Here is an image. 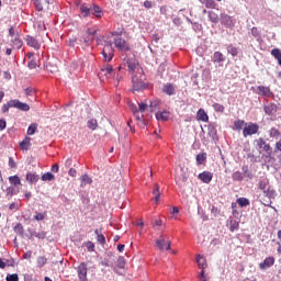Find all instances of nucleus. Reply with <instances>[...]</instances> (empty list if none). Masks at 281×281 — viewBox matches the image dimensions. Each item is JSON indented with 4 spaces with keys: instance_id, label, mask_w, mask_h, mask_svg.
Wrapping results in <instances>:
<instances>
[{
    "instance_id": "f257e3e1",
    "label": "nucleus",
    "mask_w": 281,
    "mask_h": 281,
    "mask_svg": "<svg viewBox=\"0 0 281 281\" xmlns=\"http://www.w3.org/2000/svg\"><path fill=\"white\" fill-rule=\"evenodd\" d=\"M123 65L127 66L128 71L132 74V76H135V71L137 75L144 74V69L139 67V63L135 57H125L123 59Z\"/></svg>"
},
{
    "instance_id": "f03ea898",
    "label": "nucleus",
    "mask_w": 281,
    "mask_h": 281,
    "mask_svg": "<svg viewBox=\"0 0 281 281\" xmlns=\"http://www.w3.org/2000/svg\"><path fill=\"white\" fill-rule=\"evenodd\" d=\"M254 179V173L249 170V167L247 165H244L241 167V172L240 171H235L232 175L233 181H243V179Z\"/></svg>"
},
{
    "instance_id": "7ed1b4c3",
    "label": "nucleus",
    "mask_w": 281,
    "mask_h": 281,
    "mask_svg": "<svg viewBox=\"0 0 281 281\" xmlns=\"http://www.w3.org/2000/svg\"><path fill=\"white\" fill-rule=\"evenodd\" d=\"M144 80H146V76H144V74L133 75L132 76L133 90L142 91L143 89H146V83L144 82Z\"/></svg>"
},
{
    "instance_id": "20e7f679",
    "label": "nucleus",
    "mask_w": 281,
    "mask_h": 281,
    "mask_svg": "<svg viewBox=\"0 0 281 281\" xmlns=\"http://www.w3.org/2000/svg\"><path fill=\"white\" fill-rule=\"evenodd\" d=\"M102 55L105 63H111V60H113V42H105Z\"/></svg>"
},
{
    "instance_id": "39448f33",
    "label": "nucleus",
    "mask_w": 281,
    "mask_h": 281,
    "mask_svg": "<svg viewBox=\"0 0 281 281\" xmlns=\"http://www.w3.org/2000/svg\"><path fill=\"white\" fill-rule=\"evenodd\" d=\"M170 245L171 241L166 235H160L159 238L156 240V247H158L160 251H164V249L170 251Z\"/></svg>"
},
{
    "instance_id": "423d86ee",
    "label": "nucleus",
    "mask_w": 281,
    "mask_h": 281,
    "mask_svg": "<svg viewBox=\"0 0 281 281\" xmlns=\"http://www.w3.org/2000/svg\"><path fill=\"white\" fill-rule=\"evenodd\" d=\"M260 126L256 123H246L244 130H243V135L244 137H249L251 135H256L258 133Z\"/></svg>"
},
{
    "instance_id": "0eeeda50",
    "label": "nucleus",
    "mask_w": 281,
    "mask_h": 281,
    "mask_svg": "<svg viewBox=\"0 0 281 281\" xmlns=\"http://www.w3.org/2000/svg\"><path fill=\"white\" fill-rule=\"evenodd\" d=\"M87 37L83 38V43L86 47H89L93 41H95V34H98L97 29H88L87 30Z\"/></svg>"
},
{
    "instance_id": "6e6552de",
    "label": "nucleus",
    "mask_w": 281,
    "mask_h": 281,
    "mask_svg": "<svg viewBox=\"0 0 281 281\" xmlns=\"http://www.w3.org/2000/svg\"><path fill=\"white\" fill-rule=\"evenodd\" d=\"M100 78H111L113 76V66L106 64L103 65L99 72Z\"/></svg>"
},
{
    "instance_id": "1a4fd4ad",
    "label": "nucleus",
    "mask_w": 281,
    "mask_h": 281,
    "mask_svg": "<svg viewBox=\"0 0 281 281\" xmlns=\"http://www.w3.org/2000/svg\"><path fill=\"white\" fill-rule=\"evenodd\" d=\"M212 60L214 65H217V67H223V64L225 63V55L221 52H215L213 54Z\"/></svg>"
},
{
    "instance_id": "9d476101",
    "label": "nucleus",
    "mask_w": 281,
    "mask_h": 281,
    "mask_svg": "<svg viewBox=\"0 0 281 281\" xmlns=\"http://www.w3.org/2000/svg\"><path fill=\"white\" fill-rule=\"evenodd\" d=\"M114 45L120 49V52H128V45L126 44V41L122 37H116L114 40Z\"/></svg>"
},
{
    "instance_id": "9b49d317",
    "label": "nucleus",
    "mask_w": 281,
    "mask_h": 281,
    "mask_svg": "<svg viewBox=\"0 0 281 281\" xmlns=\"http://www.w3.org/2000/svg\"><path fill=\"white\" fill-rule=\"evenodd\" d=\"M78 278L80 281H89V279H87V263L82 262L79 265Z\"/></svg>"
},
{
    "instance_id": "f8f14e48",
    "label": "nucleus",
    "mask_w": 281,
    "mask_h": 281,
    "mask_svg": "<svg viewBox=\"0 0 281 281\" xmlns=\"http://www.w3.org/2000/svg\"><path fill=\"white\" fill-rule=\"evenodd\" d=\"M11 105H13V109H19V111H29L30 104L23 103L20 100H11Z\"/></svg>"
},
{
    "instance_id": "ddd939ff",
    "label": "nucleus",
    "mask_w": 281,
    "mask_h": 281,
    "mask_svg": "<svg viewBox=\"0 0 281 281\" xmlns=\"http://www.w3.org/2000/svg\"><path fill=\"white\" fill-rule=\"evenodd\" d=\"M32 3L37 12H43L45 5H49V0H32Z\"/></svg>"
},
{
    "instance_id": "4468645a",
    "label": "nucleus",
    "mask_w": 281,
    "mask_h": 281,
    "mask_svg": "<svg viewBox=\"0 0 281 281\" xmlns=\"http://www.w3.org/2000/svg\"><path fill=\"white\" fill-rule=\"evenodd\" d=\"M26 45H29V47H33V49H41V43L34 36H26Z\"/></svg>"
},
{
    "instance_id": "2eb2a0df",
    "label": "nucleus",
    "mask_w": 281,
    "mask_h": 281,
    "mask_svg": "<svg viewBox=\"0 0 281 281\" xmlns=\"http://www.w3.org/2000/svg\"><path fill=\"white\" fill-rule=\"evenodd\" d=\"M158 103L157 101H149V104L148 103H138V111L140 113H144V111H146V109H150V111H154L155 108H157Z\"/></svg>"
},
{
    "instance_id": "dca6fc26",
    "label": "nucleus",
    "mask_w": 281,
    "mask_h": 281,
    "mask_svg": "<svg viewBox=\"0 0 281 281\" xmlns=\"http://www.w3.org/2000/svg\"><path fill=\"white\" fill-rule=\"evenodd\" d=\"M221 23L223 25H225L226 27H234V24H235L234 20L232 19V16H229V15H227L225 13H223L221 15Z\"/></svg>"
},
{
    "instance_id": "f3484780",
    "label": "nucleus",
    "mask_w": 281,
    "mask_h": 281,
    "mask_svg": "<svg viewBox=\"0 0 281 281\" xmlns=\"http://www.w3.org/2000/svg\"><path fill=\"white\" fill-rule=\"evenodd\" d=\"M10 43L13 49H21V47H23V41H21L20 35H15L14 37H11Z\"/></svg>"
},
{
    "instance_id": "a211bd4d",
    "label": "nucleus",
    "mask_w": 281,
    "mask_h": 281,
    "mask_svg": "<svg viewBox=\"0 0 281 281\" xmlns=\"http://www.w3.org/2000/svg\"><path fill=\"white\" fill-rule=\"evenodd\" d=\"M214 176L212 175V172H210V171H204V172H202V173H200L199 176H198V179H200V181H202L203 183H210V181H212V178H213Z\"/></svg>"
},
{
    "instance_id": "6ab92c4d",
    "label": "nucleus",
    "mask_w": 281,
    "mask_h": 281,
    "mask_svg": "<svg viewBox=\"0 0 281 281\" xmlns=\"http://www.w3.org/2000/svg\"><path fill=\"white\" fill-rule=\"evenodd\" d=\"M257 146L261 150H265V153H269V150H271V145L267 144L262 138L257 139Z\"/></svg>"
},
{
    "instance_id": "aec40b11",
    "label": "nucleus",
    "mask_w": 281,
    "mask_h": 281,
    "mask_svg": "<svg viewBox=\"0 0 281 281\" xmlns=\"http://www.w3.org/2000/svg\"><path fill=\"white\" fill-rule=\"evenodd\" d=\"M276 263V259L273 257H268L260 263V269H269V267H273Z\"/></svg>"
},
{
    "instance_id": "412c9836",
    "label": "nucleus",
    "mask_w": 281,
    "mask_h": 281,
    "mask_svg": "<svg viewBox=\"0 0 281 281\" xmlns=\"http://www.w3.org/2000/svg\"><path fill=\"white\" fill-rule=\"evenodd\" d=\"M196 262H198L199 269H201L202 271H205V269H207V262L205 261V258H203V256L198 255Z\"/></svg>"
},
{
    "instance_id": "4be33fe9",
    "label": "nucleus",
    "mask_w": 281,
    "mask_h": 281,
    "mask_svg": "<svg viewBox=\"0 0 281 281\" xmlns=\"http://www.w3.org/2000/svg\"><path fill=\"white\" fill-rule=\"evenodd\" d=\"M247 122H245L244 120H237L234 122L233 131H244Z\"/></svg>"
},
{
    "instance_id": "5701e85b",
    "label": "nucleus",
    "mask_w": 281,
    "mask_h": 281,
    "mask_svg": "<svg viewBox=\"0 0 281 281\" xmlns=\"http://www.w3.org/2000/svg\"><path fill=\"white\" fill-rule=\"evenodd\" d=\"M80 12L82 16H91L92 7H89L88 4H81L80 5Z\"/></svg>"
},
{
    "instance_id": "b1692460",
    "label": "nucleus",
    "mask_w": 281,
    "mask_h": 281,
    "mask_svg": "<svg viewBox=\"0 0 281 281\" xmlns=\"http://www.w3.org/2000/svg\"><path fill=\"white\" fill-rule=\"evenodd\" d=\"M168 117H170V112L168 111L156 113V120H158L159 122H166Z\"/></svg>"
},
{
    "instance_id": "393cba45",
    "label": "nucleus",
    "mask_w": 281,
    "mask_h": 281,
    "mask_svg": "<svg viewBox=\"0 0 281 281\" xmlns=\"http://www.w3.org/2000/svg\"><path fill=\"white\" fill-rule=\"evenodd\" d=\"M80 181H81V184H80L81 188H85V186H91V183H93V180L87 173L80 177Z\"/></svg>"
},
{
    "instance_id": "a878e982",
    "label": "nucleus",
    "mask_w": 281,
    "mask_h": 281,
    "mask_svg": "<svg viewBox=\"0 0 281 281\" xmlns=\"http://www.w3.org/2000/svg\"><path fill=\"white\" fill-rule=\"evenodd\" d=\"M162 91L164 93H166L167 95H175V86L172 83H166L162 87Z\"/></svg>"
},
{
    "instance_id": "bb28decb",
    "label": "nucleus",
    "mask_w": 281,
    "mask_h": 281,
    "mask_svg": "<svg viewBox=\"0 0 281 281\" xmlns=\"http://www.w3.org/2000/svg\"><path fill=\"white\" fill-rule=\"evenodd\" d=\"M38 179H41L38 175L30 171L26 172V181H29V183H36L38 182Z\"/></svg>"
},
{
    "instance_id": "cd10ccee",
    "label": "nucleus",
    "mask_w": 281,
    "mask_h": 281,
    "mask_svg": "<svg viewBox=\"0 0 281 281\" xmlns=\"http://www.w3.org/2000/svg\"><path fill=\"white\" fill-rule=\"evenodd\" d=\"M196 117L200 122H207L210 120L207 113H205V110L202 109L198 111Z\"/></svg>"
},
{
    "instance_id": "c85d7f7f",
    "label": "nucleus",
    "mask_w": 281,
    "mask_h": 281,
    "mask_svg": "<svg viewBox=\"0 0 281 281\" xmlns=\"http://www.w3.org/2000/svg\"><path fill=\"white\" fill-rule=\"evenodd\" d=\"M258 90L259 95H265L266 98H269V95H271V89H269V87L259 86Z\"/></svg>"
},
{
    "instance_id": "c756f323",
    "label": "nucleus",
    "mask_w": 281,
    "mask_h": 281,
    "mask_svg": "<svg viewBox=\"0 0 281 281\" xmlns=\"http://www.w3.org/2000/svg\"><path fill=\"white\" fill-rule=\"evenodd\" d=\"M276 111H278V106H276V104H269L265 106V113L267 115H273Z\"/></svg>"
},
{
    "instance_id": "7c9ffc66",
    "label": "nucleus",
    "mask_w": 281,
    "mask_h": 281,
    "mask_svg": "<svg viewBox=\"0 0 281 281\" xmlns=\"http://www.w3.org/2000/svg\"><path fill=\"white\" fill-rule=\"evenodd\" d=\"M94 234H95L97 240H98V243H100V245H104V243H106V238L104 237V235H102V232L100 229H95Z\"/></svg>"
},
{
    "instance_id": "2f4dec72",
    "label": "nucleus",
    "mask_w": 281,
    "mask_h": 281,
    "mask_svg": "<svg viewBox=\"0 0 281 281\" xmlns=\"http://www.w3.org/2000/svg\"><path fill=\"white\" fill-rule=\"evenodd\" d=\"M271 56L278 60L279 65L281 66V50L279 48H273L271 50Z\"/></svg>"
},
{
    "instance_id": "473e14b6",
    "label": "nucleus",
    "mask_w": 281,
    "mask_h": 281,
    "mask_svg": "<svg viewBox=\"0 0 281 281\" xmlns=\"http://www.w3.org/2000/svg\"><path fill=\"white\" fill-rule=\"evenodd\" d=\"M180 175L176 176V180L179 179V181H188V171H186L183 168L180 169Z\"/></svg>"
},
{
    "instance_id": "72a5a7b5",
    "label": "nucleus",
    "mask_w": 281,
    "mask_h": 281,
    "mask_svg": "<svg viewBox=\"0 0 281 281\" xmlns=\"http://www.w3.org/2000/svg\"><path fill=\"white\" fill-rule=\"evenodd\" d=\"M155 203H159V196H161V192L159 191V184H155V189L153 191Z\"/></svg>"
},
{
    "instance_id": "f704fd0d",
    "label": "nucleus",
    "mask_w": 281,
    "mask_h": 281,
    "mask_svg": "<svg viewBox=\"0 0 281 281\" xmlns=\"http://www.w3.org/2000/svg\"><path fill=\"white\" fill-rule=\"evenodd\" d=\"M87 126L88 128H90V131H95V128H98V120L95 119L88 120Z\"/></svg>"
},
{
    "instance_id": "c9c22d12",
    "label": "nucleus",
    "mask_w": 281,
    "mask_h": 281,
    "mask_svg": "<svg viewBox=\"0 0 281 281\" xmlns=\"http://www.w3.org/2000/svg\"><path fill=\"white\" fill-rule=\"evenodd\" d=\"M130 109L134 113L136 120H143L144 116H139V110H137V105L131 103Z\"/></svg>"
},
{
    "instance_id": "e433bc0d",
    "label": "nucleus",
    "mask_w": 281,
    "mask_h": 281,
    "mask_svg": "<svg viewBox=\"0 0 281 281\" xmlns=\"http://www.w3.org/2000/svg\"><path fill=\"white\" fill-rule=\"evenodd\" d=\"M209 136L211 137V139H213V142H216L218 139L216 128H214L213 126L209 127Z\"/></svg>"
},
{
    "instance_id": "4c0bfd02",
    "label": "nucleus",
    "mask_w": 281,
    "mask_h": 281,
    "mask_svg": "<svg viewBox=\"0 0 281 281\" xmlns=\"http://www.w3.org/2000/svg\"><path fill=\"white\" fill-rule=\"evenodd\" d=\"M9 182L12 186H21V178H19V176H11L9 177Z\"/></svg>"
},
{
    "instance_id": "58836bf2",
    "label": "nucleus",
    "mask_w": 281,
    "mask_h": 281,
    "mask_svg": "<svg viewBox=\"0 0 281 281\" xmlns=\"http://www.w3.org/2000/svg\"><path fill=\"white\" fill-rule=\"evenodd\" d=\"M205 8L216 10V2L214 0H203Z\"/></svg>"
},
{
    "instance_id": "ea45409f",
    "label": "nucleus",
    "mask_w": 281,
    "mask_h": 281,
    "mask_svg": "<svg viewBox=\"0 0 281 281\" xmlns=\"http://www.w3.org/2000/svg\"><path fill=\"white\" fill-rule=\"evenodd\" d=\"M207 14L212 23H218V14L214 13L213 11H209Z\"/></svg>"
},
{
    "instance_id": "a19ab883",
    "label": "nucleus",
    "mask_w": 281,
    "mask_h": 281,
    "mask_svg": "<svg viewBox=\"0 0 281 281\" xmlns=\"http://www.w3.org/2000/svg\"><path fill=\"white\" fill-rule=\"evenodd\" d=\"M56 177L52 172H46L42 176V181H54Z\"/></svg>"
},
{
    "instance_id": "79ce46f5",
    "label": "nucleus",
    "mask_w": 281,
    "mask_h": 281,
    "mask_svg": "<svg viewBox=\"0 0 281 281\" xmlns=\"http://www.w3.org/2000/svg\"><path fill=\"white\" fill-rule=\"evenodd\" d=\"M116 267L119 269H124V267H126V259L124 257H119L116 261Z\"/></svg>"
},
{
    "instance_id": "37998d69",
    "label": "nucleus",
    "mask_w": 281,
    "mask_h": 281,
    "mask_svg": "<svg viewBox=\"0 0 281 281\" xmlns=\"http://www.w3.org/2000/svg\"><path fill=\"white\" fill-rule=\"evenodd\" d=\"M30 142L31 139L30 138H25L22 140V143L20 144V147L22 150H27L30 148Z\"/></svg>"
},
{
    "instance_id": "c03bdc74",
    "label": "nucleus",
    "mask_w": 281,
    "mask_h": 281,
    "mask_svg": "<svg viewBox=\"0 0 281 281\" xmlns=\"http://www.w3.org/2000/svg\"><path fill=\"white\" fill-rule=\"evenodd\" d=\"M269 136L273 137L274 139H278V137H280V131H278V128H276V127H272L269 131Z\"/></svg>"
},
{
    "instance_id": "a18cd8bd",
    "label": "nucleus",
    "mask_w": 281,
    "mask_h": 281,
    "mask_svg": "<svg viewBox=\"0 0 281 281\" xmlns=\"http://www.w3.org/2000/svg\"><path fill=\"white\" fill-rule=\"evenodd\" d=\"M263 193L268 199H276V190L273 189L265 190Z\"/></svg>"
},
{
    "instance_id": "49530a36",
    "label": "nucleus",
    "mask_w": 281,
    "mask_h": 281,
    "mask_svg": "<svg viewBox=\"0 0 281 281\" xmlns=\"http://www.w3.org/2000/svg\"><path fill=\"white\" fill-rule=\"evenodd\" d=\"M237 203L240 207H247V205H249V200L246 198H239L237 199Z\"/></svg>"
},
{
    "instance_id": "de8ad7c7",
    "label": "nucleus",
    "mask_w": 281,
    "mask_h": 281,
    "mask_svg": "<svg viewBox=\"0 0 281 281\" xmlns=\"http://www.w3.org/2000/svg\"><path fill=\"white\" fill-rule=\"evenodd\" d=\"M267 186H269V180L261 179L258 183L259 190H267Z\"/></svg>"
},
{
    "instance_id": "09e8293b",
    "label": "nucleus",
    "mask_w": 281,
    "mask_h": 281,
    "mask_svg": "<svg viewBox=\"0 0 281 281\" xmlns=\"http://www.w3.org/2000/svg\"><path fill=\"white\" fill-rule=\"evenodd\" d=\"M227 52H228V54H232L233 56H238V48L235 47L234 45H228Z\"/></svg>"
},
{
    "instance_id": "8fccbe9b",
    "label": "nucleus",
    "mask_w": 281,
    "mask_h": 281,
    "mask_svg": "<svg viewBox=\"0 0 281 281\" xmlns=\"http://www.w3.org/2000/svg\"><path fill=\"white\" fill-rule=\"evenodd\" d=\"M37 128H38V125L36 123L31 124L27 128V135H34Z\"/></svg>"
},
{
    "instance_id": "3c124183",
    "label": "nucleus",
    "mask_w": 281,
    "mask_h": 281,
    "mask_svg": "<svg viewBox=\"0 0 281 281\" xmlns=\"http://www.w3.org/2000/svg\"><path fill=\"white\" fill-rule=\"evenodd\" d=\"M45 265H47V258H45V257H38L37 258V267H40V269L41 268H43V267H45Z\"/></svg>"
},
{
    "instance_id": "603ef678",
    "label": "nucleus",
    "mask_w": 281,
    "mask_h": 281,
    "mask_svg": "<svg viewBox=\"0 0 281 281\" xmlns=\"http://www.w3.org/2000/svg\"><path fill=\"white\" fill-rule=\"evenodd\" d=\"M90 14H93L97 18L102 16V10H100V7H92V11Z\"/></svg>"
},
{
    "instance_id": "864d4df0",
    "label": "nucleus",
    "mask_w": 281,
    "mask_h": 281,
    "mask_svg": "<svg viewBox=\"0 0 281 281\" xmlns=\"http://www.w3.org/2000/svg\"><path fill=\"white\" fill-rule=\"evenodd\" d=\"M238 227H239L238 222L236 220H231V222H229L231 232H236V229H238Z\"/></svg>"
},
{
    "instance_id": "5fc2aeb1",
    "label": "nucleus",
    "mask_w": 281,
    "mask_h": 281,
    "mask_svg": "<svg viewBox=\"0 0 281 281\" xmlns=\"http://www.w3.org/2000/svg\"><path fill=\"white\" fill-rule=\"evenodd\" d=\"M205 159H207V155H205V154H199V155L196 156V164H198L199 166H201V164H203V161H205Z\"/></svg>"
},
{
    "instance_id": "6e6d98bb",
    "label": "nucleus",
    "mask_w": 281,
    "mask_h": 281,
    "mask_svg": "<svg viewBox=\"0 0 281 281\" xmlns=\"http://www.w3.org/2000/svg\"><path fill=\"white\" fill-rule=\"evenodd\" d=\"M12 108L14 109V105H12V100H10L7 104L2 105V112L8 113Z\"/></svg>"
},
{
    "instance_id": "4d7b16f0",
    "label": "nucleus",
    "mask_w": 281,
    "mask_h": 281,
    "mask_svg": "<svg viewBox=\"0 0 281 281\" xmlns=\"http://www.w3.org/2000/svg\"><path fill=\"white\" fill-rule=\"evenodd\" d=\"M213 109L217 113H223L225 111V106H223V104H220V103H214Z\"/></svg>"
},
{
    "instance_id": "13d9d810",
    "label": "nucleus",
    "mask_w": 281,
    "mask_h": 281,
    "mask_svg": "<svg viewBox=\"0 0 281 281\" xmlns=\"http://www.w3.org/2000/svg\"><path fill=\"white\" fill-rule=\"evenodd\" d=\"M5 280H7V281H19V274H16V273L7 274Z\"/></svg>"
},
{
    "instance_id": "bf43d9fd",
    "label": "nucleus",
    "mask_w": 281,
    "mask_h": 281,
    "mask_svg": "<svg viewBox=\"0 0 281 281\" xmlns=\"http://www.w3.org/2000/svg\"><path fill=\"white\" fill-rule=\"evenodd\" d=\"M35 25L37 26V30H40V32L45 31V22H43V21H37V22L35 23Z\"/></svg>"
},
{
    "instance_id": "052dcab7",
    "label": "nucleus",
    "mask_w": 281,
    "mask_h": 281,
    "mask_svg": "<svg viewBox=\"0 0 281 281\" xmlns=\"http://www.w3.org/2000/svg\"><path fill=\"white\" fill-rule=\"evenodd\" d=\"M9 36L10 38H14L15 36H19V31H14L13 26L9 29Z\"/></svg>"
},
{
    "instance_id": "680f3d73",
    "label": "nucleus",
    "mask_w": 281,
    "mask_h": 281,
    "mask_svg": "<svg viewBox=\"0 0 281 281\" xmlns=\"http://www.w3.org/2000/svg\"><path fill=\"white\" fill-rule=\"evenodd\" d=\"M250 34L255 37L258 38L260 36V32L258 31V27H252L250 31Z\"/></svg>"
},
{
    "instance_id": "e2e57ef3",
    "label": "nucleus",
    "mask_w": 281,
    "mask_h": 281,
    "mask_svg": "<svg viewBox=\"0 0 281 281\" xmlns=\"http://www.w3.org/2000/svg\"><path fill=\"white\" fill-rule=\"evenodd\" d=\"M35 221H45V213H36Z\"/></svg>"
},
{
    "instance_id": "0e129e2a",
    "label": "nucleus",
    "mask_w": 281,
    "mask_h": 281,
    "mask_svg": "<svg viewBox=\"0 0 281 281\" xmlns=\"http://www.w3.org/2000/svg\"><path fill=\"white\" fill-rule=\"evenodd\" d=\"M14 232H15L16 234H23V225L18 224V225L14 227Z\"/></svg>"
},
{
    "instance_id": "69168bd1",
    "label": "nucleus",
    "mask_w": 281,
    "mask_h": 281,
    "mask_svg": "<svg viewBox=\"0 0 281 281\" xmlns=\"http://www.w3.org/2000/svg\"><path fill=\"white\" fill-rule=\"evenodd\" d=\"M200 281H207V276H205V270H201V273L199 276Z\"/></svg>"
},
{
    "instance_id": "338daca9",
    "label": "nucleus",
    "mask_w": 281,
    "mask_h": 281,
    "mask_svg": "<svg viewBox=\"0 0 281 281\" xmlns=\"http://www.w3.org/2000/svg\"><path fill=\"white\" fill-rule=\"evenodd\" d=\"M37 64L34 61V59H31L29 61V69H36Z\"/></svg>"
},
{
    "instance_id": "774afa93",
    "label": "nucleus",
    "mask_w": 281,
    "mask_h": 281,
    "mask_svg": "<svg viewBox=\"0 0 281 281\" xmlns=\"http://www.w3.org/2000/svg\"><path fill=\"white\" fill-rule=\"evenodd\" d=\"M9 166L10 168H16V162L14 161V159H12V157L9 158Z\"/></svg>"
}]
</instances>
